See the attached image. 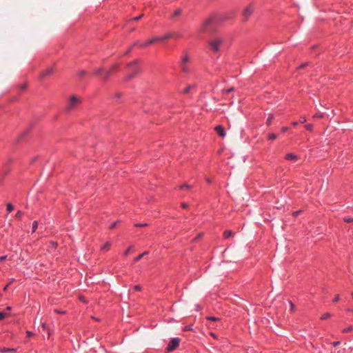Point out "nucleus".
Masks as SVG:
<instances>
[{"label": "nucleus", "instance_id": "60", "mask_svg": "<svg viewBox=\"0 0 353 353\" xmlns=\"http://www.w3.org/2000/svg\"><path fill=\"white\" fill-rule=\"evenodd\" d=\"M352 298H353V294H352Z\"/></svg>", "mask_w": 353, "mask_h": 353}, {"label": "nucleus", "instance_id": "15", "mask_svg": "<svg viewBox=\"0 0 353 353\" xmlns=\"http://www.w3.org/2000/svg\"><path fill=\"white\" fill-rule=\"evenodd\" d=\"M94 73L96 74V75H99L101 76L102 78H103V69L102 68H98L97 70H94Z\"/></svg>", "mask_w": 353, "mask_h": 353}, {"label": "nucleus", "instance_id": "31", "mask_svg": "<svg viewBox=\"0 0 353 353\" xmlns=\"http://www.w3.org/2000/svg\"><path fill=\"white\" fill-rule=\"evenodd\" d=\"M233 90H234V88H230L228 90H223V92L225 93V94H228V93L232 92Z\"/></svg>", "mask_w": 353, "mask_h": 353}, {"label": "nucleus", "instance_id": "20", "mask_svg": "<svg viewBox=\"0 0 353 353\" xmlns=\"http://www.w3.org/2000/svg\"><path fill=\"white\" fill-rule=\"evenodd\" d=\"M37 228H38V223H37V221H35L32 223V232H34L37 230Z\"/></svg>", "mask_w": 353, "mask_h": 353}, {"label": "nucleus", "instance_id": "11", "mask_svg": "<svg viewBox=\"0 0 353 353\" xmlns=\"http://www.w3.org/2000/svg\"><path fill=\"white\" fill-rule=\"evenodd\" d=\"M52 73V68H50L46 69L45 71H43L41 74V77L42 78H44V77L51 74Z\"/></svg>", "mask_w": 353, "mask_h": 353}, {"label": "nucleus", "instance_id": "52", "mask_svg": "<svg viewBox=\"0 0 353 353\" xmlns=\"http://www.w3.org/2000/svg\"><path fill=\"white\" fill-rule=\"evenodd\" d=\"M10 285V284L7 285L3 288V290H4V291H6V290H7L8 287V285Z\"/></svg>", "mask_w": 353, "mask_h": 353}, {"label": "nucleus", "instance_id": "24", "mask_svg": "<svg viewBox=\"0 0 353 353\" xmlns=\"http://www.w3.org/2000/svg\"><path fill=\"white\" fill-rule=\"evenodd\" d=\"M23 215V212L21 210H19L15 214V218L20 219Z\"/></svg>", "mask_w": 353, "mask_h": 353}, {"label": "nucleus", "instance_id": "51", "mask_svg": "<svg viewBox=\"0 0 353 353\" xmlns=\"http://www.w3.org/2000/svg\"><path fill=\"white\" fill-rule=\"evenodd\" d=\"M182 207L183 208H187V205L185 203H182Z\"/></svg>", "mask_w": 353, "mask_h": 353}, {"label": "nucleus", "instance_id": "40", "mask_svg": "<svg viewBox=\"0 0 353 353\" xmlns=\"http://www.w3.org/2000/svg\"><path fill=\"white\" fill-rule=\"evenodd\" d=\"M26 334L28 337H30L33 335L32 332H31L30 331H27Z\"/></svg>", "mask_w": 353, "mask_h": 353}, {"label": "nucleus", "instance_id": "30", "mask_svg": "<svg viewBox=\"0 0 353 353\" xmlns=\"http://www.w3.org/2000/svg\"><path fill=\"white\" fill-rule=\"evenodd\" d=\"M119 223V221L114 222V223L110 225V229H114V228L117 226V225Z\"/></svg>", "mask_w": 353, "mask_h": 353}, {"label": "nucleus", "instance_id": "42", "mask_svg": "<svg viewBox=\"0 0 353 353\" xmlns=\"http://www.w3.org/2000/svg\"><path fill=\"white\" fill-rule=\"evenodd\" d=\"M339 301V296L337 295L334 299V302H338Z\"/></svg>", "mask_w": 353, "mask_h": 353}, {"label": "nucleus", "instance_id": "34", "mask_svg": "<svg viewBox=\"0 0 353 353\" xmlns=\"http://www.w3.org/2000/svg\"><path fill=\"white\" fill-rule=\"evenodd\" d=\"M5 352H15V349L3 348Z\"/></svg>", "mask_w": 353, "mask_h": 353}, {"label": "nucleus", "instance_id": "36", "mask_svg": "<svg viewBox=\"0 0 353 353\" xmlns=\"http://www.w3.org/2000/svg\"><path fill=\"white\" fill-rule=\"evenodd\" d=\"M344 221H346V222H352L353 221V219H352V218H345Z\"/></svg>", "mask_w": 353, "mask_h": 353}, {"label": "nucleus", "instance_id": "38", "mask_svg": "<svg viewBox=\"0 0 353 353\" xmlns=\"http://www.w3.org/2000/svg\"><path fill=\"white\" fill-rule=\"evenodd\" d=\"M181 189H183V188H187V189H188V188H190V185H188V184H184L183 185H182V186L181 187Z\"/></svg>", "mask_w": 353, "mask_h": 353}, {"label": "nucleus", "instance_id": "7", "mask_svg": "<svg viewBox=\"0 0 353 353\" xmlns=\"http://www.w3.org/2000/svg\"><path fill=\"white\" fill-rule=\"evenodd\" d=\"M254 8L252 6H248L243 11V17L245 20H247L253 12Z\"/></svg>", "mask_w": 353, "mask_h": 353}, {"label": "nucleus", "instance_id": "23", "mask_svg": "<svg viewBox=\"0 0 353 353\" xmlns=\"http://www.w3.org/2000/svg\"><path fill=\"white\" fill-rule=\"evenodd\" d=\"M353 330V327L352 326H349L345 329L343 330V332L344 333H347V332H350L351 331Z\"/></svg>", "mask_w": 353, "mask_h": 353}, {"label": "nucleus", "instance_id": "14", "mask_svg": "<svg viewBox=\"0 0 353 353\" xmlns=\"http://www.w3.org/2000/svg\"><path fill=\"white\" fill-rule=\"evenodd\" d=\"M148 254V252H147V251L143 252L142 254L139 255L137 257L134 259V263L138 262L141 259H142L144 256L147 255Z\"/></svg>", "mask_w": 353, "mask_h": 353}, {"label": "nucleus", "instance_id": "26", "mask_svg": "<svg viewBox=\"0 0 353 353\" xmlns=\"http://www.w3.org/2000/svg\"><path fill=\"white\" fill-rule=\"evenodd\" d=\"M193 86L192 85H189L183 91V93L184 94H188L191 89H192Z\"/></svg>", "mask_w": 353, "mask_h": 353}, {"label": "nucleus", "instance_id": "25", "mask_svg": "<svg viewBox=\"0 0 353 353\" xmlns=\"http://www.w3.org/2000/svg\"><path fill=\"white\" fill-rule=\"evenodd\" d=\"M331 316L330 313H325L321 316L322 320H325Z\"/></svg>", "mask_w": 353, "mask_h": 353}, {"label": "nucleus", "instance_id": "53", "mask_svg": "<svg viewBox=\"0 0 353 353\" xmlns=\"http://www.w3.org/2000/svg\"><path fill=\"white\" fill-rule=\"evenodd\" d=\"M307 64V63H304V64L301 65L300 66V68H303V67H305Z\"/></svg>", "mask_w": 353, "mask_h": 353}, {"label": "nucleus", "instance_id": "55", "mask_svg": "<svg viewBox=\"0 0 353 353\" xmlns=\"http://www.w3.org/2000/svg\"><path fill=\"white\" fill-rule=\"evenodd\" d=\"M0 352H6L5 351H3V349H1V348H0Z\"/></svg>", "mask_w": 353, "mask_h": 353}, {"label": "nucleus", "instance_id": "27", "mask_svg": "<svg viewBox=\"0 0 353 353\" xmlns=\"http://www.w3.org/2000/svg\"><path fill=\"white\" fill-rule=\"evenodd\" d=\"M7 316H8L7 313L0 312V321L3 320Z\"/></svg>", "mask_w": 353, "mask_h": 353}, {"label": "nucleus", "instance_id": "50", "mask_svg": "<svg viewBox=\"0 0 353 353\" xmlns=\"http://www.w3.org/2000/svg\"><path fill=\"white\" fill-rule=\"evenodd\" d=\"M306 121V119L305 118H303V119L301 121V123H304Z\"/></svg>", "mask_w": 353, "mask_h": 353}, {"label": "nucleus", "instance_id": "21", "mask_svg": "<svg viewBox=\"0 0 353 353\" xmlns=\"http://www.w3.org/2000/svg\"><path fill=\"white\" fill-rule=\"evenodd\" d=\"M276 138H277V135L274 133H272V134H269V136H268V139L272 141L276 139Z\"/></svg>", "mask_w": 353, "mask_h": 353}, {"label": "nucleus", "instance_id": "37", "mask_svg": "<svg viewBox=\"0 0 353 353\" xmlns=\"http://www.w3.org/2000/svg\"><path fill=\"white\" fill-rule=\"evenodd\" d=\"M290 305L291 310H292V311H294V308H295L294 305L292 302H290Z\"/></svg>", "mask_w": 353, "mask_h": 353}, {"label": "nucleus", "instance_id": "3", "mask_svg": "<svg viewBox=\"0 0 353 353\" xmlns=\"http://www.w3.org/2000/svg\"><path fill=\"white\" fill-rule=\"evenodd\" d=\"M206 319L209 321L208 326L210 329H216L222 325L221 321L219 318L208 316Z\"/></svg>", "mask_w": 353, "mask_h": 353}, {"label": "nucleus", "instance_id": "9", "mask_svg": "<svg viewBox=\"0 0 353 353\" xmlns=\"http://www.w3.org/2000/svg\"><path fill=\"white\" fill-rule=\"evenodd\" d=\"M215 131L216 132V133L222 138L225 137V130L223 129V128L221 126V125H217L216 128H215Z\"/></svg>", "mask_w": 353, "mask_h": 353}, {"label": "nucleus", "instance_id": "29", "mask_svg": "<svg viewBox=\"0 0 353 353\" xmlns=\"http://www.w3.org/2000/svg\"><path fill=\"white\" fill-rule=\"evenodd\" d=\"M143 14H141V15H140V16H139V17H137L132 18L131 20H132V21H138V20H139L140 19H141V18L143 17Z\"/></svg>", "mask_w": 353, "mask_h": 353}, {"label": "nucleus", "instance_id": "33", "mask_svg": "<svg viewBox=\"0 0 353 353\" xmlns=\"http://www.w3.org/2000/svg\"><path fill=\"white\" fill-rule=\"evenodd\" d=\"M134 289L137 291H140L141 290V287L140 285H135L134 286Z\"/></svg>", "mask_w": 353, "mask_h": 353}, {"label": "nucleus", "instance_id": "6", "mask_svg": "<svg viewBox=\"0 0 353 353\" xmlns=\"http://www.w3.org/2000/svg\"><path fill=\"white\" fill-rule=\"evenodd\" d=\"M179 342H180V339H179V338L172 339L170 341V343L168 345V347H167L168 351L171 352V351H173L175 349H176L179 345Z\"/></svg>", "mask_w": 353, "mask_h": 353}, {"label": "nucleus", "instance_id": "46", "mask_svg": "<svg viewBox=\"0 0 353 353\" xmlns=\"http://www.w3.org/2000/svg\"><path fill=\"white\" fill-rule=\"evenodd\" d=\"M173 34H174V35L172 36V37H177V38L180 37V35L179 34H176V33H173Z\"/></svg>", "mask_w": 353, "mask_h": 353}, {"label": "nucleus", "instance_id": "28", "mask_svg": "<svg viewBox=\"0 0 353 353\" xmlns=\"http://www.w3.org/2000/svg\"><path fill=\"white\" fill-rule=\"evenodd\" d=\"M305 127L306 130H309V131H312L313 129L312 125L311 124H307Z\"/></svg>", "mask_w": 353, "mask_h": 353}, {"label": "nucleus", "instance_id": "47", "mask_svg": "<svg viewBox=\"0 0 353 353\" xmlns=\"http://www.w3.org/2000/svg\"><path fill=\"white\" fill-rule=\"evenodd\" d=\"M42 327L43 328V330H46V327H47V325L45 323H42Z\"/></svg>", "mask_w": 353, "mask_h": 353}, {"label": "nucleus", "instance_id": "58", "mask_svg": "<svg viewBox=\"0 0 353 353\" xmlns=\"http://www.w3.org/2000/svg\"><path fill=\"white\" fill-rule=\"evenodd\" d=\"M207 181H208V183H210V179H207Z\"/></svg>", "mask_w": 353, "mask_h": 353}, {"label": "nucleus", "instance_id": "43", "mask_svg": "<svg viewBox=\"0 0 353 353\" xmlns=\"http://www.w3.org/2000/svg\"><path fill=\"white\" fill-rule=\"evenodd\" d=\"M339 344H340V342H339V341H336V342H333V343H332V345H333L334 346H337V345H339Z\"/></svg>", "mask_w": 353, "mask_h": 353}, {"label": "nucleus", "instance_id": "4", "mask_svg": "<svg viewBox=\"0 0 353 353\" xmlns=\"http://www.w3.org/2000/svg\"><path fill=\"white\" fill-rule=\"evenodd\" d=\"M190 59L188 53H184L181 59V70L183 72L188 73L189 72V68L188 67V63L190 62Z\"/></svg>", "mask_w": 353, "mask_h": 353}, {"label": "nucleus", "instance_id": "12", "mask_svg": "<svg viewBox=\"0 0 353 353\" xmlns=\"http://www.w3.org/2000/svg\"><path fill=\"white\" fill-rule=\"evenodd\" d=\"M285 159L287 160H297L298 159V157L297 156L294 155V154L292 153H289L286 155L285 157Z\"/></svg>", "mask_w": 353, "mask_h": 353}, {"label": "nucleus", "instance_id": "19", "mask_svg": "<svg viewBox=\"0 0 353 353\" xmlns=\"http://www.w3.org/2000/svg\"><path fill=\"white\" fill-rule=\"evenodd\" d=\"M88 74V72L85 71V70H81L78 72V76L80 77V78H82L84 76L87 75Z\"/></svg>", "mask_w": 353, "mask_h": 353}, {"label": "nucleus", "instance_id": "8", "mask_svg": "<svg viewBox=\"0 0 353 353\" xmlns=\"http://www.w3.org/2000/svg\"><path fill=\"white\" fill-rule=\"evenodd\" d=\"M157 42H158V39H154V37H153L152 39H151L144 43H140L139 45L141 47H147V46L154 44Z\"/></svg>", "mask_w": 353, "mask_h": 353}, {"label": "nucleus", "instance_id": "10", "mask_svg": "<svg viewBox=\"0 0 353 353\" xmlns=\"http://www.w3.org/2000/svg\"><path fill=\"white\" fill-rule=\"evenodd\" d=\"M173 35H174V34H172V33H168V34L163 35V37H154V39H158V42H159V41H165V40L169 39L170 38H172Z\"/></svg>", "mask_w": 353, "mask_h": 353}, {"label": "nucleus", "instance_id": "59", "mask_svg": "<svg viewBox=\"0 0 353 353\" xmlns=\"http://www.w3.org/2000/svg\"><path fill=\"white\" fill-rule=\"evenodd\" d=\"M348 311H349V312H353V310H350V309H348Z\"/></svg>", "mask_w": 353, "mask_h": 353}, {"label": "nucleus", "instance_id": "17", "mask_svg": "<svg viewBox=\"0 0 353 353\" xmlns=\"http://www.w3.org/2000/svg\"><path fill=\"white\" fill-rule=\"evenodd\" d=\"M273 119H274L273 115H272V114H270V115H269V117H268V119H267L266 124H267L268 125H271V123H272V121Z\"/></svg>", "mask_w": 353, "mask_h": 353}, {"label": "nucleus", "instance_id": "35", "mask_svg": "<svg viewBox=\"0 0 353 353\" xmlns=\"http://www.w3.org/2000/svg\"><path fill=\"white\" fill-rule=\"evenodd\" d=\"M181 10H176L174 12V16H178V15L181 14Z\"/></svg>", "mask_w": 353, "mask_h": 353}, {"label": "nucleus", "instance_id": "54", "mask_svg": "<svg viewBox=\"0 0 353 353\" xmlns=\"http://www.w3.org/2000/svg\"><path fill=\"white\" fill-rule=\"evenodd\" d=\"M297 124H298V123H297V122H293V123H292V125H293L294 126H296Z\"/></svg>", "mask_w": 353, "mask_h": 353}, {"label": "nucleus", "instance_id": "5", "mask_svg": "<svg viewBox=\"0 0 353 353\" xmlns=\"http://www.w3.org/2000/svg\"><path fill=\"white\" fill-rule=\"evenodd\" d=\"M223 43V40L221 38H216L209 41V46L214 52H218L219 47Z\"/></svg>", "mask_w": 353, "mask_h": 353}, {"label": "nucleus", "instance_id": "44", "mask_svg": "<svg viewBox=\"0 0 353 353\" xmlns=\"http://www.w3.org/2000/svg\"><path fill=\"white\" fill-rule=\"evenodd\" d=\"M322 117L321 114H316L314 115V118H320Z\"/></svg>", "mask_w": 353, "mask_h": 353}, {"label": "nucleus", "instance_id": "49", "mask_svg": "<svg viewBox=\"0 0 353 353\" xmlns=\"http://www.w3.org/2000/svg\"><path fill=\"white\" fill-rule=\"evenodd\" d=\"M210 335H211L212 337H214V339H216V337L215 334H214V333H213V332H211V333H210Z\"/></svg>", "mask_w": 353, "mask_h": 353}, {"label": "nucleus", "instance_id": "2", "mask_svg": "<svg viewBox=\"0 0 353 353\" xmlns=\"http://www.w3.org/2000/svg\"><path fill=\"white\" fill-rule=\"evenodd\" d=\"M81 103V99L80 97H77L76 95L71 96L67 101L65 111L67 112H70V111L74 110Z\"/></svg>", "mask_w": 353, "mask_h": 353}, {"label": "nucleus", "instance_id": "13", "mask_svg": "<svg viewBox=\"0 0 353 353\" xmlns=\"http://www.w3.org/2000/svg\"><path fill=\"white\" fill-rule=\"evenodd\" d=\"M234 236V233L231 230H225L223 232V236L225 239H228V238H230L231 236Z\"/></svg>", "mask_w": 353, "mask_h": 353}, {"label": "nucleus", "instance_id": "57", "mask_svg": "<svg viewBox=\"0 0 353 353\" xmlns=\"http://www.w3.org/2000/svg\"><path fill=\"white\" fill-rule=\"evenodd\" d=\"M299 213V212H295L294 214V215H296Z\"/></svg>", "mask_w": 353, "mask_h": 353}, {"label": "nucleus", "instance_id": "16", "mask_svg": "<svg viewBox=\"0 0 353 353\" xmlns=\"http://www.w3.org/2000/svg\"><path fill=\"white\" fill-rule=\"evenodd\" d=\"M112 74V69L103 72V79H106Z\"/></svg>", "mask_w": 353, "mask_h": 353}, {"label": "nucleus", "instance_id": "32", "mask_svg": "<svg viewBox=\"0 0 353 353\" xmlns=\"http://www.w3.org/2000/svg\"><path fill=\"white\" fill-rule=\"evenodd\" d=\"M131 249H132V247L128 248L125 250V252H124V255H128V254L130 253V252L131 251Z\"/></svg>", "mask_w": 353, "mask_h": 353}, {"label": "nucleus", "instance_id": "22", "mask_svg": "<svg viewBox=\"0 0 353 353\" xmlns=\"http://www.w3.org/2000/svg\"><path fill=\"white\" fill-rule=\"evenodd\" d=\"M13 210H14V206H13L11 203H7V210H8L9 212H12Z\"/></svg>", "mask_w": 353, "mask_h": 353}, {"label": "nucleus", "instance_id": "48", "mask_svg": "<svg viewBox=\"0 0 353 353\" xmlns=\"http://www.w3.org/2000/svg\"><path fill=\"white\" fill-rule=\"evenodd\" d=\"M26 87H27V85H26V84H23V85H21V89H22V90H24V89H26Z\"/></svg>", "mask_w": 353, "mask_h": 353}, {"label": "nucleus", "instance_id": "41", "mask_svg": "<svg viewBox=\"0 0 353 353\" xmlns=\"http://www.w3.org/2000/svg\"><path fill=\"white\" fill-rule=\"evenodd\" d=\"M146 225H148V224H147V223H145V224H136V225H135V226H137V227H139V226H140V227H141V226L142 227V226H146Z\"/></svg>", "mask_w": 353, "mask_h": 353}, {"label": "nucleus", "instance_id": "39", "mask_svg": "<svg viewBox=\"0 0 353 353\" xmlns=\"http://www.w3.org/2000/svg\"><path fill=\"white\" fill-rule=\"evenodd\" d=\"M7 258V256H2L0 257V261H3Z\"/></svg>", "mask_w": 353, "mask_h": 353}, {"label": "nucleus", "instance_id": "45", "mask_svg": "<svg viewBox=\"0 0 353 353\" xmlns=\"http://www.w3.org/2000/svg\"><path fill=\"white\" fill-rule=\"evenodd\" d=\"M288 130V128L287 127H283L281 130V131L283 132H285L287 130Z\"/></svg>", "mask_w": 353, "mask_h": 353}, {"label": "nucleus", "instance_id": "56", "mask_svg": "<svg viewBox=\"0 0 353 353\" xmlns=\"http://www.w3.org/2000/svg\"><path fill=\"white\" fill-rule=\"evenodd\" d=\"M7 310H11V307H7Z\"/></svg>", "mask_w": 353, "mask_h": 353}, {"label": "nucleus", "instance_id": "1", "mask_svg": "<svg viewBox=\"0 0 353 353\" xmlns=\"http://www.w3.org/2000/svg\"><path fill=\"white\" fill-rule=\"evenodd\" d=\"M219 19L216 15H210L203 20L199 28V34H212L216 28Z\"/></svg>", "mask_w": 353, "mask_h": 353}, {"label": "nucleus", "instance_id": "18", "mask_svg": "<svg viewBox=\"0 0 353 353\" xmlns=\"http://www.w3.org/2000/svg\"><path fill=\"white\" fill-rule=\"evenodd\" d=\"M110 245H111V243L110 242H107L101 248V250H108L110 248Z\"/></svg>", "mask_w": 353, "mask_h": 353}]
</instances>
